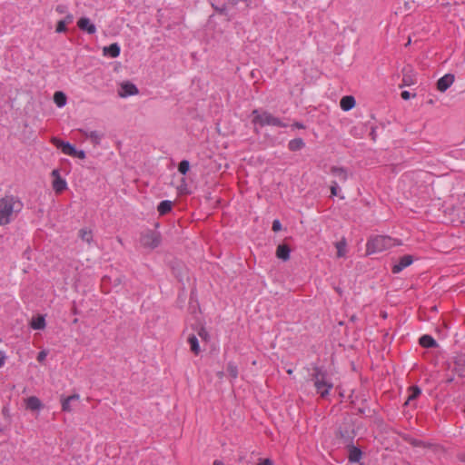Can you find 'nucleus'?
<instances>
[{"label": "nucleus", "mask_w": 465, "mask_h": 465, "mask_svg": "<svg viewBox=\"0 0 465 465\" xmlns=\"http://www.w3.org/2000/svg\"><path fill=\"white\" fill-rule=\"evenodd\" d=\"M362 451L358 447L349 445L348 459L351 463L359 462L361 459Z\"/></svg>", "instance_id": "2eb2a0df"}, {"label": "nucleus", "mask_w": 465, "mask_h": 465, "mask_svg": "<svg viewBox=\"0 0 465 465\" xmlns=\"http://www.w3.org/2000/svg\"><path fill=\"white\" fill-rule=\"evenodd\" d=\"M311 377L317 392L325 398L333 387L327 371L323 367L313 366Z\"/></svg>", "instance_id": "f257e3e1"}, {"label": "nucleus", "mask_w": 465, "mask_h": 465, "mask_svg": "<svg viewBox=\"0 0 465 465\" xmlns=\"http://www.w3.org/2000/svg\"><path fill=\"white\" fill-rule=\"evenodd\" d=\"M72 313L73 314H78V310H77V307H76L74 302L73 307H72Z\"/></svg>", "instance_id": "864d4df0"}, {"label": "nucleus", "mask_w": 465, "mask_h": 465, "mask_svg": "<svg viewBox=\"0 0 465 465\" xmlns=\"http://www.w3.org/2000/svg\"><path fill=\"white\" fill-rule=\"evenodd\" d=\"M257 465H273V461L271 459L262 460Z\"/></svg>", "instance_id": "a19ab883"}, {"label": "nucleus", "mask_w": 465, "mask_h": 465, "mask_svg": "<svg viewBox=\"0 0 465 465\" xmlns=\"http://www.w3.org/2000/svg\"><path fill=\"white\" fill-rule=\"evenodd\" d=\"M454 82L452 74H446L437 81V89L440 92H445Z\"/></svg>", "instance_id": "9b49d317"}, {"label": "nucleus", "mask_w": 465, "mask_h": 465, "mask_svg": "<svg viewBox=\"0 0 465 465\" xmlns=\"http://www.w3.org/2000/svg\"><path fill=\"white\" fill-rule=\"evenodd\" d=\"M67 31L66 24L60 20L57 22L55 32L58 34L65 33Z\"/></svg>", "instance_id": "7c9ffc66"}, {"label": "nucleus", "mask_w": 465, "mask_h": 465, "mask_svg": "<svg viewBox=\"0 0 465 465\" xmlns=\"http://www.w3.org/2000/svg\"><path fill=\"white\" fill-rule=\"evenodd\" d=\"M242 2H244L246 4L247 7H251L252 5V0H241Z\"/></svg>", "instance_id": "5fc2aeb1"}, {"label": "nucleus", "mask_w": 465, "mask_h": 465, "mask_svg": "<svg viewBox=\"0 0 465 465\" xmlns=\"http://www.w3.org/2000/svg\"><path fill=\"white\" fill-rule=\"evenodd\" d=\"M67 398H68V400L70 401H78L79 400V395L78 394H73L71 396H68Z\"/></svg>", "instance_id": "8fccbe9b"}, {"label": "nucleus", "mask_w": 465, "mask_h": 465, "mask_svg": "<svg viewBox=\"0 0 465 465\" xmlns=\"http://www.w3.org/2000/svg\"><path fill=\"white\" fill-rule=\"evenodd\" d=\"M51 174L54 177V179H56L57 177H61L60 173H59V170H57V169L53 170Z\"/></svg>", "instance_id": "09e8293b"}, {"label": "nucleus", "mask_w": 465, "mask_h": 465, "mask_svg": "<svg viewBox=\"0 0 465 465\" xmlns=\"http://www.w3.org/2000/svg\"><path fill=\"white\" fill-rule=\"evenodd\" d=\"M331 173L337 176L341 182H345L348 179L347 170L343 167L332 166L331 168Z\"/></svg>", "instance_id": "aec40b11"}, {"label": "nucleus", "mask_w": 465, "mask_h": 465, "mask_svg": "<svg viewBox=\"0 0 465 465\" xmlns=\"http://www.w3.org/2000/svg\"><path fill=\"white\" fill-rule=\"evenodd\" d=\"M79 236L80 238L90 243L92 241H93V233H92V231L91 230H87L86 228H84V229H81L79 231Z\"/></svg>", "instance_id": "bb28decb"}, {"label": "nucleus", "mask_w": 465, "mask_h": 465, "mask_svg": "<svg viewBox=\"0 0 465 465\" xmlns=\"http://www.w3.org/2000/svg\"><path fill=\"white\" fill-rule=\"evenodd\" d=\"M452 371L459 377H465V358L459 356L453 358V368Z\"/></svg>", "instance_id": "9d476101"}, {"label": "nucleus", "mask_w": 465, "mask_h": 465, "mask_svg": "<svg viewBox=\"0 0 465 465\" xmlns=\"http://www.w3.org/2000/svg\"><path fill=\"white\" fill-rule=\"evenodd\" d=\"M454 381V377L453 376H450L449 377L447 380H446V383H451Z\"/></svg>", "instance_id": "4d7b16f0"}, {"label": "nucleus", "mask_w": 465, "mask_h": 465, "mask_svg": "<svg viewBox=\"0 0 465 465\" xmlns=\"http://www.w3.org/2000/svg\"><path fill=\"white\" fill-rule=\"evenodd\" d=\"M413 262V257L410 254L403 255L400 258V261L398 263L394 264L392 266L391 272L393 273H399L401 272L404 268L411 265Z\"/></svg>", "instance_id": "1a4fd4ad"}, {"label": "nucleus", "mask_w": 465, "mask_h": 465, "mask_svg": "<svg viewBox=\"0 0 465 465\" xmlns=\"http://www.w3.org/2000/svg\"><path fill=\"white\" fill-rule=\"evenodd\" d=\"M292 126L296 127V128H299V129H303L305 128V126L303 125V124L300 123V122H295Z\"/></svg>", "instance_id": "603ef678"}, {"label": "nucleus", "mask_w": 465, "mask_h": 465, "mask_svg": "<svg viewBox=\"0 0 465 465\" xmlns=\"http://www.w3.org/2000/svg\"><path fill=\"white\" fill-rule=\"evenodd\" d=\"M346 245H347V242H346V239L344 237L341 241H339L335 243L338 257L345 256Z\"/></svg>", "instance_id": "a878e982"}, {"label": "nucleus", "mask_w": 465, "mask_h": 465, "mask_svg": "<svg viewBox=\"0 0 465 465\" xmlns=\"http://www.w3.org/2000/svg\"><path fill=\"white\" fill-rule=\"evenodd\" d=\"M67 10V6L64 5H58L56 7H55V11L59 14H64Z\"/></svg>", "instance_id": "58836bf2"}, {"label": "nucleus", "mask_w": 465, "mask_h": 465, "mask_svg": "<svg viewBox=\"0 0 465 465\" xmlns=\"http://www.w3.org/2000/svg\"><path fill=\"white\" fill-rule=\"evenodd\" d=\"M230 3L232 5H238V3L241 1V0H229Z\"/></svg>", "instance_id": "13d9d810"}, {"label": "nucleus", "mask_w": 465, "mask_h": 465, "mask_svg": "<svg viewBox=\"0 0 465 465\" xmlns=\"http://www.w3.org/2000/svg\"><path fill=\"white\" fill-rule=\"evenodd\" d=\"M213 465H224L223 462L220 460H215L213 461Z\"/></svg>", "instance_id": "6e6d98bb"}, {"label": "nucleus", "mask_w": 465, "mask_h": 465, "mask_svg": "<svg viewBox=\"0 0 465 465\" xmlns=\"http://www.w3.org/2000/svg\"><path fill=\"white\" fill-rule=\"evenodd\" d=\"M2 413L3 415L5 417V418H9L10 415H9V410L7 407H4L3 410H2Z\"/></svg>", "instance_id": "de8ad7c7"}, {"label": "nucleus", "mask_w": 465, "mask_h": 465, "mask_svg": "<svg viewBox=\"0 0 465 465\" xmlns=\"http://www.w3.org/2000/svg\"><path fill=\"white\" fill-rule=\"evenodd\" d=\"M287 373L288 374H292V369L287 370Z\"/></svg>", "instance_id": "338daca9"}, {"label": "nucleus", "mask_w": 465, "mask_h": 465, "mask_svg": "<svg viewBox=\"0 0 465 465\" xmlns=\"http://www.w3.org/2000/svg\"><path fill=\"white\" fill-rule=\"evenodd\" d=\"M419 343L423 348H435V347L438 346V343L435 341V339L433 337H431L430 335H428V334L422 335L419 339Z\"/></svg>", "instance_id": "f3484780"}, {"label": "nucleus", "mask_w": 465, "mask_h": 465, "mask_svg": "<svg viewBox=\"0 0 465 465\" xmlns=\"http://www.w3.org/2000/svg\"><path fill=\"white\" fill-rule=\"evenodd\" d=\"M61 403H62V410L64 411H72V408H71V401L68 400V398H62L61 400Z\"/></svg>", "instance_id": "2f4dec72"}, {"label": "nucleus", "mask_w": 465, "mask_h": 465, "mask_svg": "<svg viewBox=\"0 0 465 465\" xmlns=\"http://www.w3.org/2000/svg\"><path fill=\"white\" fill-rule=\"evenodd\" d=\"M189 169H190V163H189V161L183 160V161L180 162V163L178 165V171L182 174L185 175L188 173Z\"/></svg>", "instance_id": "c756f323"}, {"label": "nucleus", "mask_w": 465, "mask_h": 465, "mask_svg": "<svg viewBox=\"0 0 465 465\" xmlns=\"http://www.w3.org/2000/svg\"><path fill=\"white\" fill-rule=\"evenodd\" d=\"M51 143L66 155L72 156L73 153H74L75 146L69 142H64L57 137H53L51 139Z\"/></svg>", "instance_id": "0eeeda50"}, {"label": "nucleus", "mask_w": 465, "mask_h": 465, "mask_svg": "<svg viewBox=\"0 0 465 465\" xmlns=\"http://www.w3.org/2000/svg\"><path fill=\"white\" fill-rule=\"evenodd\" d=\"M305 143L302 138H295L289 142L288 148L292 152H296L302 149Z\"/></svg>", "instance_id": "4be33fe9"}, {"label": "nucleus", "mask_w": 465, "mask_h": 465, "mask_svg": "<svg viewBox=\"0 0 465 465\" xmlns=\"http://www.w3.org/2000/svg\"><path fill=\"white\" fill-rule=\"evenodd\" d=\"M401 96L403 100H409L411 98V93L408 91H402Z\"/></svg>", "instance_id": "c03bdc74"}, {"label": "nucleus", "mask_w": 465, "mask_h": 465, "mask_svg": "<svg viewBox=\"0 0 465 465\" xmlns=\"http://www.w3.org/2000/svg\"><path fill=\"white\" fill-rule=\"evenodd\" d=\"M77 322H78V319H77V318H74V319L73 320V323H74V324H76Z\"/></svg>", "instance_id": "0e129e2a"}, {"label": "nucleus", "mask_w": 465, "mask_h": 465, "mask_svg": "<svg viewBox=\"0 0 465 465\" xmlns=\"http://www.w3.org/2000/svg\"><path fill=\"white\" fill-rule=\"evenodd\" d=\"M23 203L13 195H6L0 200V225L8 224L13 213L22 210Z\"/></svg>", "instance_id": "f03ea898"}, {"label": "nucleus", "mask_w": 465, "mask_h": 465, "mask_svg": "<svg viewBox=\"0 0 465 465\" xmlns=\"http://www.w3.org/2000/svg\"><path fill=\"white\" fill-rule=\"evenodd\" d=\"M291 248L285 243L279 244L276 249V257L283 262L290 259Z\"/></svg>", "instance_id": "ddd939ff"}, {"label": "nucleus", "mask_w": 465, "mask_h": 465, "mask_svg": "<svg viewBox=\"0 0 465 465\" xmlns=\"http://www.w3.org/2000/svg\"><path fill=\"white\" fill-rule=\"evenodd\" d=\"M188 343L190 344V349L192 352L195 355H198L201 351L199 341L194 334H190L187 339Z\"/></svg>", "instance_id": "412c9836"}, {"label": "nucleus", "mask_w": 465, "mask_h": 465, "mask_svg": "<svg viewBox=\"0 0 465 465\" xmlns=\"http://www.w3.org/2000/svg\"><path fill=\"white\" fill-rule=\"evenodd\" d=\"M351 322L356 321V316H355V315H352V316L351 317Z\"/></svg>", "instance_id": "e2e57ef3"}, {"label": "nucleus", "mask_w": 465, "mask_h": 465, "mask_svg": "<svg viewBox=\"0 0 465 465\" xmlns=\"http://www.w3.org/2000/svg\"><path fill=\"white\" fill-rule=\"evenodd\" d=\"M198 335L204 341H207L208 338H209V333L208 331H206V329L202 326L199 330H198Z\"/></svg>", "instance_id": "72a5a7b5"}, {"label": "nucleus", "mask_w": 465, "mask_h": 465, "mask_svg": "<svg viewBox=\"0 0 465 465\" xmlns=\"http://www.w3.org/2000/svg\"><path fill=\"white\" fill-rule=\"evenodd\" d=\"M77 26L80 30L89 35H94L96 32L95 25L87 17H81L77 22Z\"/></svg>", "instance_id": "f8f14e48"}, {"label": "nucleus", "mask_w": 465, "mask_h": 465, "mask_svg": "<svg viewBox=\"0 0 465 465\" xmlns=\"http://www.w3.org/2000/svg\"><path fill=\"white\" fill-rule=\"evenodd\" d=\"M215 11L220 15H226V6L223 5L221 7L214 6Z\"/></svg>", "instance_id": "ea45409f"}, {"label": "nucleus", "mask_w": 465, "mask_h": 465, "mask_svg": "<svg viewBox=\"0 0 465 465\" xmlns=\"http://www.w3.org/2000/svg\"><path fill=\"white\" fill-rule=\"evenodd\" d=\"M140 242L144 248L154 249L161 243V234L153 230H146L142 232Z\"/></svg>", "instance_id": "423d86ee"}, {"label": "nucleus", "mask_w": 465, "mask_h": 465, "mask_svg": "<svg viewBox=\"0 0 465 465\" xmlns=\"http://www.w3.org/2000/svg\"><path fill=\"white\" fill-rule=\"evenodd\" d=\"M73 157H77L79 159H84L86 157L85 152L84 150L74 149V153L72 155Z\"/></svg>", "instance_id": "f704fd0d"}, {"label": "nucleus", "mask_w": 465, "mask_h": 465, "mask_svg": "<svg viewBox=\"0 0 465 465\" xmlns=\"http://www.w3.org/2000/svg\"><path fill=\"white\" fill-rule=\"evenodd\" d=\"M73 20H74L73 15L67 14V15L62 21H64L66 25H68V24H71L73 22Z\"/></svg>", "instance_id": "79ce46f5"}, {"label": "nucleus", "mask_w": 465, "mask_h": 465, "mask_svg": "<svg viewBox=\"0 0 465 465\" xmlns=\"http://www.w3.org/2000/svg\"><path fill=\"white\" fill-rule=\"evenodd\" d=\"M67 97L62 91H56L54 94V102L58 107H63L66 104Z\"/></svg>", "instance_id": "393cba45"}, {"label": "nucleus", "mask_w": 465, "mask_h": 465, "mask_svg": "<svg viewBox=\"0 0 465 465\" xmlns=\"http://www.w3.org/2000/svg\"><path fill=\"white\" fill-rule=\"evenodd\" d=\"M122 281H123L122 277L121 276H117L116 278H114L113 283H114V286H118V285H120L122 283Z\"/></svg>", "instance_id": "a18cd8bd"}, {"label": "nucleus", "mask_w": 465, "mask_h": 465, "mask_svg": "<svg viewBox=\"0 0 465 465\" xmlns=\"http://www.w3.org/2000/svg\"><path fill=\"white\" fill-rule=\"evenodd\" d=\"M89 138H91L95 143H99L101 135L96 131H92L90 134H86Z\"/></svg>", "instance_id": "473e14b6"}, {"label": "nucleus", "mask_w": 465, "mask_h": 465, "mask_svg": "<svg viewBox=\"0 0 465 465\" xmlns=\"http://www.w3.org/2000/svg\"><path fill=\"white\" fill-rule=\"evenodd\" d=\"M336 435L341 439L344 443H351L356 435L352 420L351 419H344L340 425Z\"/></svg>", "instance_id": "39448f33"}, {"label": "nucleus", "mask_w": 465, "mask_h": 465, "mask_svg": "<svg viewBox=\"0 0 465 465\" xmlns=\"http://www.w3.org/2000/svg\"><path fill=\"white\" fill-rule=\"evenodd\" d=\"M417 398H418L417 396H415L414 394H411H411L409 395V397H408V399H407V401H406L405 404H408L410 401H413V400H416Z\"/></svg>", "instance_id": "3c124183"}, {"label": "nucleus", "mask_w": 465, "mask_h": 465, "mask_svg": "<svg viewBox=\"0 0 465 465\" xmlns=\"http://www.w3.org/2000/svg\"><path fill=\"white\" fill-rule=\"evenodd\" d=\"M218 375L222 377L223 375V372H219Z\"/></svg>", "instance_id": "774afa93"}, {"label": "nucleus", "mask_w": 465, "mask_h": 465, "mask_svg": "<svg viewBox=\"0 0 465 465\" xmlns=\"http://www.w3.org/2000/svg\"><path fill=\"white\" fill-rule=\"evenodd\" d=\"M46 355L47 354L45 351H41L37 355V361L40 362L43 361L45 359Z\"/></svg>", "instance_id": "37998d69"}, {"label": "nucleus", "mask_w": 465, "mask_h": 465, "mask_svg": "<svg viewBox=\"0 0 465 465\" xmlns=\"http://www.w3.org/2000/svg\"><path fill=\"white\" fill-rule=\"evenodd\" d=\"M121 52L120 45L117 43L111 44L108 46H104L103 49V54L105 56H109L112 58H116L119 56Z\"/></svg>", "instance_id": "4468645a"}, {"label": "nucleus", "mask_w": 465, "mask_h": 465, "mask_svg": "<svg viewBox=\"0 0 465 465\" xmlns=\"http://www.w3.org/2000/svg\"><path fill=\"white\" fill-rule=\"evenodd\" d=\"M5 355L2 351H0V367H2L5 364Z\"/></svg>", "instance_id": "49530a36"}, {"label": "nucleus", "mask_w": 465, "mask_h": 465, "mask_svg": "<svg viewBox=\"0 0 465 465\" xmlns=\"http://www.w3.org/2000/svg\"><path fill=\"white\" fill-rule=\"evenodd\" d=\"M397 244L396 240L390 236L376 235L371 237L367 242L366 252L367 254L381 252Z\"/></svg>", "instance_id": "7ed1b4c3"}, {"label": "nucleus", "mask_w": 465, "mask_h": 465, "mask_svg": "<svg viewBox=\"0 0 465 465\" xmlns=\"http://www.w3.org/2000/svg\"><path fill=\"white\" fill-rule=\"evenodd\" d=\"M26 408L31 411H38L43 407L41 401L35 396H30L25 400Z\"/></svg>", "instance_id": "a211bd4d"}, {"label": "nucleus", "mask_w": 465, "mask_h": 465, "mask_svg": "<svg viewBox=\"0 0 465 465\" xmlns=\"http://www.w3.org/2000/svg\"><path fill=\"white\" fill-rule=\"evenodd\" d=\"M371 135L372 136V140H375V129L374 128L371 129Z\"/></svg>", "instance_id": "bf43d9fd"}, {"label": "nucleus", "mask_w": 465, "mask_h": 465, "mask_svg": "<svg viewBox=\"0 0 465 465\" xmlns=\"http://www.w3.org/2000/svg\"><path fill=\"white\" fill-rule=\"evenodd\" d=\"M66 182L62 177H57L53 181V188L56 193H61L66 189Z\"/></svg>", "instance_id": "5701e85b"}, {"label": "nucleus", "mask_w": 465, "mask_h": 465, "mask_svg": "<svg viewBox=\"0 0 465 465\" xmlns=\"http://www.w3.org/2000/svg\"><path fill=\"white\" fill-rule=\"evenodd\" d=\"M403 72H404V74H403V78H402V85H411V84H414L411 75L409 74L411 72V70L410 69L407 72V68H404Z\"/></svg>", "instance_id": "c85d7f7f"}, {"label": "nucleus", "mask_w": 465, "mask_h": 465, "mask_svg": "<svg viewBox=\"0 0 465 465\" xmlns=\"http://www.w3.org/2000/svg\"><path fill=\"white\" fill-rule=\"evenodd\" d=\"M173 203L169 200L162 201L157 206V212L160 215H165L172 211Z\"/></svg>", "instance_id": "6ab92c4d"}, {"label": "nucleus", "mask_w": 465, "mask_h": 465, "mask_svg": "<svg viewBox=\"0 0 465 465\" xmlns=\"http://www.w3.org/2000/svg\"><path fill=\"white\" fill-rule=\"evenodd\" d=\"M227 371L232 379H236L238 377V367L233 362H229L227 364Z\"/></svg>", "instance_id": "cd10ccee"}, {"label": "nucleus", "mask_w": 465, "mask_h": 465, "mask_svg": "<svg viewBox=\"0 0 465 465\" xmlns=\"http://www.w3.org/2000/svg\"><path fill=\"white\" fill-rule=\"evenodd\" d=\"M272 229L273 232H279L282 230V223L279 220H274L272 222Z\"/></svg>", "instance_id": "e433bc0d"}, {"label": "nucleus", "mask_w": 465, "mask_h": 465, "mask_svg": "<svg viewBox=\"0 0 465 465\" xmlns=\"http://www.w3.org/2000/svg\"><path fill=\"white\" fill-rule=\"evenodd\" d=\"M252 123L254 124H259L260 126L263 127L265 125H273V126H279V127H286L287 124L282 123L281 119L273 116L272 114L268 112H262L260 113L258 110L252 111Z\"/></svg>", "instance_id": "20e7f679"}, {"label": "nucleus", "mask_w": 465, "mask_h": 465, "mask_svg": "<svg viewBox=\"0 0 465 465\" xmlns=\"http://www.w3.org/2000/svg\"><path fill=\"white\" fill-rule=\"evenodd\" d=\"M5 430V426L0 424V432H3Z\"/></svg>", "instance_id": "680f3d73"}, {"label": "nucleus", "mask_w": 465, "mask_h": 465, "mask_svg": "<svg viewBox=\"0 0 465 465\" xmlns=\"http://www.w3.org/2000/svg\"><path fill=\"white\" fill-rule=\"evenodd\" d=\"M110 280H111L110 277H104L103 282L110 281Z\"/></svg>", "instance_id": "69168bd1"}, {"label": "nucleus", "mask_w": 465, "mask_h": 465, "mask_svg": "<svg viewBox=\"0 0 465 465\" xmlns=\"http://www.w3.org/2000/svg\"><path fill=\"white\" fill-rule=\"evenodd\" d=\"M358 413H359V414H364V413H365V410H364V409H362V408H359V409H358Z\"/></svg>", "instance_id": "052dcab7"}, {"label": "nucleus", "mask_w": 465, "mask_h": 465, "mask_svg": "<svg viewBox=\"0 0 465 465\" xmlns=\"http://www.w3.org/2000/svg\"><path fill=\"white\" fill-rule=\"evenodd\" d=\"M409 390L411 394H414L417 397H419L421 393V390L417 385L411 386Z\"/></svg>", "instance_id": "c9c22d12"}, {"label": "nucleus", "mask_w": 465, "mask_h": 465, "mask_svg": "<svg viewBox=\"0 0 465 465\" xmlns=\"http://www.w3.org/2000/svg\"><path fill=\"white\" fill-rule=\"evenodd\" d=\"M31 328L34 330H43L45 327V320L42 315H38L32 319L30 323Z\"/></svg>", "instance_id": "b1692460"}, {"label": "nucleus", "mask_w": 465, "mask_h": 465, "mask_svg": "<svg viewBox=\"0 0 465 465\" xmlns=\"http://www.w3.org/2000/svg\"><path fill=\"white\" fill-rule=\"evenodd\" d=\"M331 193L332 196H336L338 194V183L337 182H332L331 185Z\"/></svg>", "instance_id": "4c0bfd02"}, {"label": "nucleus", "mask_w": 465, "mask_h": 465, "mask_svg": "<svg viewBox=\"0 0 465 465\" xmlns=\"http://www.w3.org/2000/svg\"><path fill=\"white\" fill-rule=\"evenodd\" d=\"M356 104L355 98L351 95H345L341 99L340 106L343 111L352 109Z\"/></svg>", "instance_id": "dca6fc26"}, {"label": "nucleus", "mask_w": 465, "mask_h": 465, "mask_svg": "<svg viewBox=\"0 0 465 465\" xmlns=\"http://www.w3.org/2000/svg\"><path fill=\"white\" fill-rule=\"evenodd\" d=\"M139 93L136 85L129 81L121 84V89L119 90V95L121 97H126L130 95H135Z\"/></svg>", "instance_id": "6e6552de"}]
</instances>
